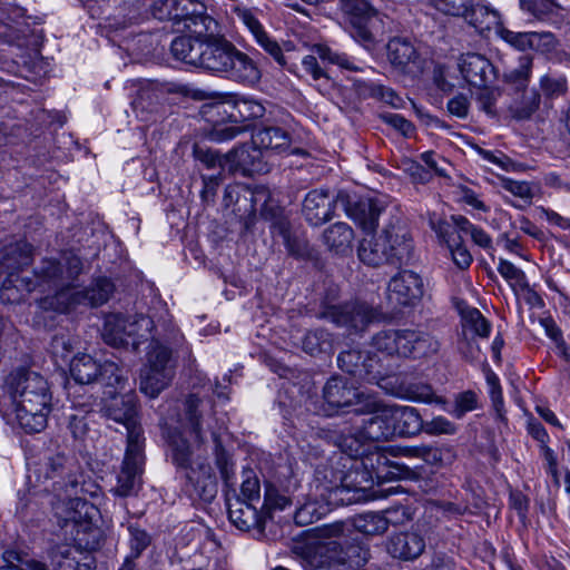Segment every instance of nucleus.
Masks as SVG:
<instances>
[{"instance_id": "obj_1", "label": "nucleus", "mask_w": 570, "mask_h": 570, "mask_svg": "<svg viewBox=\"0 0 570 570\" xmlns=\"http://www.w3.org/2000/svg\"><path fill=\"white\" fill-rule=\"evenodd\" d=\"M6 385L20 428L26 433L45 430L52 410V392L47 379L30 368L18 367L8 375Z\"/></svg>"}, {"instance_id": "obj_2", "label": "nucleus", "mask_w": 570, "mask_h": 570, "mask_svg": "<svg viewBox=\"0 0 570 570\" xmlns=\"http://www.w3.org/2000/svg\"><path fill=\"white\" fill-rule=\"evenodd\" d=\"M215 23H199L189 36L176 37L170 45L175 59L223 77L235 45L225 37L208 33Z\"/></svg>"}, {"instance_id": "obj_3", "label": "nucleus", "mask_w": 570, "mask_h": 570, "mask_svg": "<svg viewBox=\"0 0 570 570\" xmlns=\"http://www.w3.org/2000/svg\"><path fill=\"white\" fill-rule=\"evenodd\" d=\"M413 240L405 226L390 223L382 232L361 240L357 256L367 266L382 265L402 266L407 264L413 255Z\"/></svg>"}, {"instance_id": "obj_4", "label": "nucleus", "mask_w": 570, "mask_h": 570, "mask_svg": "<svg viewBox=\"0 0 570 570\" xmlns=\"http://www.w3.org/2000/svg\"><path fill=\"white\" fill-rule=\"evenodd\" d=\"M360 459V465H355L348 473H341L338 483L333 482L331 487V493L341 501H357L375 482H386L389 453L385 450L375 448L373 451L364 452Z\"/></svg>"}, {"instance_id": "obj_5", "label": "nucleus", "mask_w": 570, "mask_h": 570, "mask_svg": "<svg viewBox=\"0 0 570 570\" xmlns=\"http://www.w3.org/2000/svg\"><path fill=\"white\" fill-rule=\"evenodd\" d=\"M58 525L65 535L75 542V547L87 552L96 550L100 543L101 531L91 521L95 507L78 497L58 502L53 507Z\"/></svg>"}, {"instance_id": "obj_6", "label": "nucleus", "mask_w": 570, "mask_h": 570, "mask_svg": "<svg viewBox=\"0 0 570 570\" xmlns=\"http://www.w3.org/2000/svg\"><path fill=\"white\" fill-rule=\"evenodd\" d=\"M136 323L148 332L153 330L156 332L151 336L150 350L147 353V365L140 373V391L154 399L170 384L174 377L171 350L156 338V335H160L159 324L155 323L153 316L141 315Z\"/></svg>"}, {"instance_id": "obj_7", "label": "nucleus", "mask_w": 570, "mask_h": 570, "mask_svg": "<svg viewBox=\"0 0 570 570\" xmlns=\"http://www.w3.org/2000/svg\"><path fill=\"white\" fill-rule=\"evenodd\" d=\"M122 387H107L104 392V404L100 409L102 417L109 422V428L119 431L120 428L127 432V444L145 443L142 429L139 420L138 400L135 393H117Z\"/></svg>"}, {"instance_id": "obj_8", "label": "nucleus", "mask_w": 570, "mask_h": 570, "mask_svg": "<svg viewBox=\"0 0 570 570\" xmlns=\"http://www.w3.org/2000/svg\"><path fill=\"white\" fill-rule=\"evenodd\" d=\"M36 481L45 491L52 492L59 502L77 497L79 482L72 458L58 452L32 470Z\"/></svg>"}, {"instance_id": "obj_9", "label": "nucleus", "mask_w": 570, "mask_h": 570, "mask_svg": "<svg viewBox=\"0 0 570 570\" xmlns=\"http://www.w3.org/2000/svg\"><path fill=\"white\" fill-rule=\"evenodd\" d=\"M114 289L109 278L98 277L81 291H57L53 296L43 299L42 306L59 313H69L78 306L98 307L108 302Z\"/></svg>"}, {"instance_id": "obj_10", "label": "nucleus", "mask_w": 570, "mask_h": 570, "mask_svg": "<svg viewBox=\"0 0 570 570\" xmlns=\"http://www.w3.org/2000/svg\"><path fill=\"white\" fill-rule=\"evenodd\" d=\"M194 0H153L149 4L151 16L160 21H171L177 31L189 32L199 23L213 22V18L197 10Z\"/></svg>"}, {"instance_id": "obj_11", "label": "nucleus", "mask_w": 570, "mask_h": 570, "mask_svg": "<svg viewBox=\"0 0 570 570\" xmlns=\"http://www.w3.org/2000/svg\"><path fill=\"white\" fill-rule=\"evenodd\" d=\"M70 374L79 384L101 382L106 387H122L127 381L116 363L101 364L89 354H78L71 360Z\"/></svg>"}, {"instance_id": "obj_12", "label": "nucleus", "mask_w": 570, "mask_h": 570, "mask_svg": "<svg viewBox=\"0 0 570 570\" xmlns=\"http://www.w3.org/2000/svg\"><path fill=\"white\" fill-rule=\"evenodd\" d=\"M82 272V259L73 252H65L60 259H42L35 275L38 285L48 284L60 289H69Z\"/></svg>"}, {"instance_id": "obj_13", "label": "nucleus", "mask_w": 570, "mask_h": 570, "mask_svg": "<svg viewBox=\"0 0 570 570\" xmlns=\"http://www.w3.org/2000/svg\"><path fill=\"white\" fill-rule=\"evenodd\" d=\"M352 411L356 415L373 414L370 419L363 420L360 426L367 441H387L394 436L390 407L374 396L371 395L363 401L361 406L352 409Z\"/></svg>"}, {"instance_id": "obj_14", "label": "nucleus", "mask_w": 570, "mask_h": 570, "mask_svg": "<svg viewBox=\"0 0 570 570\" xmlns=\"http://www.w3.org/2000/svg\"><path fill=\"white\" fill-rule=\"evenodd\" d=\"M320 317L345 327L351 333H360L374 321L375 312L366 303L354 302L327 306Z\"/></svg>"}, {"instance_id": "obj_15", "label": "nucleus", "mask_w": 570, "mask_h": 570, "mask_svg": "<svg viewBox=\"0 0 570 570\" xmlns=\"http://www.w3.org/2000/svg\"><path fill=\"white\" fill-rule=\"evenodd\" d=\"M144 444H127L122 465L117 476V484L112 489L116 495L129 497L136 494L140 489L145 463Z\"/></svg>"}, {"instance_id": "obj_16", "label": "nucleus", "mask_w": 570, "mask_h": 570, "mask_svg": "<svg viewBox=\"0 0 570 570\" xmlns=\"http://www.w3.org/2000/svg\"><path fill=\"white\" fill-rule=\"evenodd\" d=\"M370 396L337 376L331 377L323 387V399L331 410L328 415L353 413L352 409L361 406Z\"/></svg>"}, {"instance_id": "obj_17", "label": "nucleus", "mask_w": 570, "mask_h": 570, "mask_svg": "<svg viewBox=\"0 0 570 570\" xmlns=\"http://www.w3.org/2000/svg\"><path fill=\"white\" fill-rule=\"evenodd\" d=\"M230 498L226 493L227 511L230 522L240 531L256 530L259 534L263 533L266 521V512L262 509V504L246 501L233 494Z\"/></svg>"}, {"instance_id": "obj_18", "label": "nucleus", "mask_w": 570, "mask_h": 570, "mask_svg": "<svg viewBox=\"0 0 570 570\" xmlns=\"http://www.w3.org/2000/svg\"><path fill=\"white\" fill-rule=\"evenodd\" d=\"M338 367L360 381L379 383L383 377L375 355L357 348L342 351L337 356Z\"/></svg>"}, {"instance_id": "obj_19", "label": "nucleus", "mask_w": 570, "mask_h": 570, "mask_svg": "<svg viewBox=\"0 0 570 570\" xmlns=\"http://www.w3.org/2000/svg\"><path fill=\"white\" fill-rule=\"evenodd\" d=\"M267 153L254 144L243 145L225 154V161L229 163V171H240L244 176L266 174L269 171Z\"/></svg>"}, {"instance_id": "obj_20", "label": "nucleus", "mask_w": 570, "mask_h": 570, "mask_svg": "<svg viewBox=\"0 0 570 570\" xmlns=\"http://www.w3.org/2000/svg\"><path fill=\"white\" fill-rule=\"evenodd\" d=\"M424 294L421 276L412 271H402L391 278L387 285V298L396 306L414 305Z\"/></svg>"}, {"instance_id": "obj_21", "label": "nucleus", "mask_w": 570, "mask_h": 570, "mask_svg": "<svg viewBox=\"0 0 570 570\" xmlns=\"http://www.w3.org/2000/svg\"><path fill=\"white\" fill-rule=\"evenodd\" d=\"M458 67L463 79L473 87L482 88L497 79V70L492 62L476 52L462 53Z\"/></svg>"}, {"instance_id": "obj_22", "label": "nucleus", "mask_w": 570, "mask_h": 570, "mask_svg": "<svg viewBox=\"0 0 570 570\" xmlns=\"http://www.w3.org/2000/svg\"><path fill=\"white\" fill-rule=\"evenodd\" d=\"M340 198L347 216L363 230L372 232L377 227L380 215L384 210L382 202L370 197L351 199L348 195Z\"/></svg>"}, {"instance_id": "obj_23", "label": "nucleus", "mask_w": 570, "mask_h": 570, "mask_svg": "<svg viewBox=\"0 0 570 570\" xmlns=\"http://www.w3.org/2000/svg\"><path fill=\"white\" fill-rule=\"evenodd\" d=\"M343 194L331 195L327 189L311 190L303 202V215L312 226H320L334 216V208Z\"/></svg>"}, {"instance_id": "obj_24", "label": "nucleus", "mask_w": 570, "mask_h": 570, "mask_svg": "<svg viewBox=\"0 0 570 570\" xmlns=\"http://www.w3.org/2000/svg\"><path fill=\"white\" fill-rule=\"evenodd\" d=\"M52 570H94L95 558L90 552L75 546L60 543L49 550Z\"/></svg>"}, {"instance_id": "obj_25", "label": "nucleus", "mask_w": 570, "mask_h": 570, "mask_svg": "<svg viewBox=\"0 0 570 570\" xmlns=\"http://www.w3.org/2000/svg\"><path fill=\"white\" fill-rule=\"evenodd\" d=\"M223 78L254 87L261 81L262 70L253 58L235 46Z\"/></svg>"}, {"instance_id": "obj_26", "label": "nucleus", "mask_w": 570, "mask_h": 570, "mask_svg": "<svg viewBox=\"0 0 570 570\" xmlns=\"http://www.w3.org/2000/svg\"><path fill=\"white\" fill-rule=\"evenodd\" d=\"M425 550V539L417 531L393 533L386 541L387 553L401 561H413Z\"/></svg>"}, {"instance_id": "obj_27", "label": "nucleus", "mask_w": 570, "mask_h": 570, "mask_svg": "<svg viewBox=\"0 0 570 570\" xmlns=\"http://www.w3.org/2000/svg\"><path fill=\"white\" fill-rule=\"evenodd\" d=\"M234 13L248 28L256 42L269 53L278 65L286 66V60L278 42L268 36L254 12L248 8L236 6Z\"/></svg>"}, {"instance_id": "obj_28", "label": "nucleus", "mask_w": 570, "mask_h": 570, "mask_svg": "<svg viewBox=\"0 0 570 570\" xmlns=\"http://www.w3.org/2000/svg\"><path fill=\"white\" fill-rule=\"evenodd\" d=\"M189 488V494L204 501H212L217 493L216 478L212 466L205 462H196V465L184 473Z\"/></svg>"}, {"instance_id": "obj_29", "label": "nucleus", "mask_w": 570, "mask_h": 570, "mask_svg": "<svg viewBox=\"0 0 570 570\" xmlns=\"http://www.w3.org/2000/svg\"><path fill=\"white\" fill-rule=\"evenodd\" d=\"M32 261V248L26 240H14L0 248V277L13 275Z\"/></svg>"}, {"instance_id": "obj_30", "label": "nucleus", "mask_w": 570, "mask_h": 570, "mask_svg": "<svg viewBox=\"0 0 570 570\" xmlns=\"http://www.w3.org/2000/svg\"><path fill=\"white\" fill-rule=\"evenodd\" d=\"M168 456L174 465L181 472H186L196 465V462H203L200 458L194 459V453L188 440L177 430L167 432Z\"/></svg>"}, {"instance_id": "obj_31", "label": "nucleus", "mask_w": 570, "mask_h": 570, "mask_svg": "<svg viewBox=\"0 0 570 570\" xmlns=\"http://www.w3.org/2000/svg\"><path fill=\"white\" fill-rule=\"evenodd\" d=\"M394 435L416 436L424 429V421L415 407L389 405Z\"/></svg>"}, {"instance_id": "obj_32", "label": "nucleus", "mask_w": 570, "mask_h": 570, "mask_svg": "<svg viewBox=\"0 0 570 570\" xmlns=\"http://www.w3.org/2000/svg\"><path fill=\"white\" fill-rule=\"evenodd\" d=\"M167 92L168 90L164 86L157 82H147L139 88L136 98L132 100V109L137 112V116L140 115L141 120H147L144 115L157 111L166 99Z\"/></svg>"}, {"instance_id": "obj_33", "label": "nucleus", "mask_w": 570, "mask_h": 570, "mask_svg": "<svg viewBox=\"0 0 570 570\" xmlns=\"http://www.w3.org/2000/svg\"><path fill=\"white\" fill-rule=\"evenodd\" d=\"M440 350V342L430 333L406 328L405 356L412 358L430 357Z\"/></svg>"}, {"instance_id": "obj_34", "label": "nucleus", "mask_w": 570, "mask_h": 570, "mask_svg": "<svg viewBox=\"0 0 570 570\" xmlns=\"http://www.w3.org/2000/svg\"><path fill=\"white\" fill-rule=\"evenodd\" d=\"M328 439L342 453H345L351 459L361 458L365 452L364 446L367 442V439L363 436L361 428L355 430L345 428L343 430L331 431Z\"/></svg>"}, {"instance_id": "obj_35", "label": "nucleus", "mask_w": 570, "mask_h": 570, "mask_svg": "<svg viewBox=\"0 0 570 570\" xmlns=\"http://www.w3.org/2000/svg\"><path fill=\"white\" fill-rule=\"evenodd\" d=\"M134 324H129L130 328ZM101 335L105 343L114 347L136 346L139 344L135 340L129 341L132 332L128 328L127 321L116 314L106 317Z\"/></svg>"}, {"instance_id": "obj_36", "label": "nucleus", "mask_w": 570, "mask_h": 570, "mask_svg": "<svg viewBox=\"0 0 570 570\" xmlns=\"http://www.w3.org/2000/svg\"><path fill=\"white\" fill-rule=\"evenodd\" d=\"M252 144L263 148L266 153L283 151L291 145V135L278 126H264L253 131Z\"/></svg>"}, {"instance_id": "obj_37", "label": "nucleus", "mask_w": 570, "mask_h": 570, "mask_svg": "<svg viewBox=\"0 0 570 570\" xmlns=\"http://www.w3.org/2000/svg\"><path fill=\"white\" fill-rule=\"evenodd\" d=\"M323 244L330 252L337 255H345L352 249L354 230L343 222L328 226L322 234Z\"/></svg>"}, {"instance_id": "obj_38", "label": "nucleus", "mask_w": 570, "mask_h": 570, "mask_svg": "<svg viewBox=\"0 0 570 570\" xmlns=\"http://www.w3.org/2000/svg\"><path fill=\"white\" fill-rule=\"evenodd\" d=\"M387 59L397 70L405 72L410 65L415 63L417 51L413 43L402 37H395L387 42Z\"/></svg>"}, {"instance_id": "obj_39", "label": "nucleus", "mask_w": 570, "mask_h": 570, "mask_svg": "<svg viewBox=\"0 0 570 570\" xmlns=\"http://www.w3.org/2000/svg\"><path fill=\"white\" fill-rule=\"evenodd\" d=\"M325 549L335 552L337 562L350 569L360 568L370 559L368 549L360 544H350L343 549L341 542L333 540L325 544Z\"/></svg>"}, {"instance_id": "obj_40", "label": "nucleus", "mask_w": 570, "mask_h": 570, "mask_svg": "<svg viewBox=\"0 0 570 570\" xmlns=\"http://www.w3.org/2000/svg\"><path fill=\"white\" fill-rule=\"evenodd\" d=\"M406 328L383 330L372 337L373 346L387 355L405 356Z\"/></svg>"}, {"instance_id": "obj_41", "label": "nucleus", "mask_w": 570, "mask_h": 570, "mask_svg": "<svg viewBox=\"0 0 570 570\" xmlns=\"http://www.w3.org/2000/svg\"><path fill=\"white\" fill-rule=\"evenodd\" d=\"M212 438L215 443L216 465L219 470L225 487L228 489L227 493L229 494L232 491L233 494H235L237 482L234 473V464L230 461L228 453L222 445L219 434L216 431H212Z\"/></svg>"}, {"instance_id": "obj_42", "label": "nucleus", "mask_w": 570, "mask_h": 570, "mask_svg": "<svg viewBox=\"0 0 570 570\" xmlns=\"http://www.w3.org/2000/svg\"><path fill=\"white\" fill-rule=\"evenodd\" d=\"M276 229L291 256L296 258L309 256L308 242L302 234L293 232L287 223H279Z\"/></svg>"}, {"instance_id": "obj_43", "label": "nucleus", "mask_w": 570, "mask_h": 570, "mask_svg": "<svg viewBox=\"0 0 570 570\" xmlns=\"http://www.w3.org/2000/svg\"><path fill=\"white\" fill-rule=\"evenodd\" d=\"M39 286L37 279L21 277L19 273L7 275L1 285V296L12 302L20 301L22 293H31Z\"/></svg>"}, {"instance_id": "obj_44", "label": "nucleus", "mask_w": 570, "mask_h": 570, "mask_svg": "<svg viewBox=\"0 0 570 570\" xmlns=\"http://www.w3.org/2000/svg\"><path fill=\"white\" fill-rule=\"evenodd\" d=\"M463 18L481 31L490 30L500 23V16L495 10L489 9L485 6L474 4L473 1Z\"/></svg>"}, {"instance_id": "obj_45", "label": "nucleus", "mask_w": 570, "mask_h": 570, "mask_svg": "<svg viewBox=\"0 0 570 570\" xmlns=\"http://www.w3.org/2000/svg\"><path fill=\"white\" fill-rule=\"evenodd\" d=\"M523 10L530 12L538 20L558 22V13L561 7L557 0H519Z\"/></svg>"}, {"instance_id": "obj_46", "label": "nucleus", "mask_w": 570, "mask_h": 570, "mask_svg": "<svg viewBox=\"0 0 570 570\" xmlns=\"http://www.w3.org/2000/svg\"><path fill=\"white\" fill-rule=\"evenodd\" d=\"M91 410L87 405L79 409H73L68 414V429L76 440H83L90 430V424L94 423Z\"/></svg>"}, {"instance_id": "obj_47", "label": "nucleus", "mask_w": 570, "mask_h": 570, "mask_svg": "<svg viewBox=\"0 0 570 570\" xmlns=\"http://www.w3.org/2000/svg\"><path fill=\"white\" fill-rule=\"evenodd\" d=\"M312 51L318 56L321 63L324 66L325 69L327 65H336L343 69L351 71L361 70V68L355 66V63L345 53L334 51L328 46L315 45L312 47Z\"/></svg>"}, {"instance_id": "obj_48", "label": "nucleus", "mask_w": 570, "mask_h": 570, "mask_svg": "<svg viewBox=\"0 0 570 570\" xmlns=\"http://www.w3.org/2000/svg\"><path fill=\"white\" fill-rule=\"evenodd\" d=\"M532 68V58L524 56L520 58L519 67L504 75V82L512 86L515 91L527 89Z\"/></svg>"}, {"instance_id": "obj_49", "label": "nucleus", "mask_w": 570, "mask_h": 570, "mask_svg": "<svg viewBox=\"0 0 570 570\" xmlns=\"http://www.w3.org/2000/svg\"><path fill=\"white\" fill-rule=\"evenodd\" d=\"M354 527L367 535H377L386 531L382 512H365L356 515Z\"/></svg>"}, {"instance_id": "obj_50", "label": "nucleus", "mask_w": 570, "mask_h": 570, "mask_svg": "<svg viewBox=\"0 0 570 570\" xmlns=\"http://www.w3.org/2000/svg\"><path fill=\"white\" fill-rule=\"evenodd\" d=\"M202 403H203L202 400L195 394H190L185 401L186 419L189 423L191 432L195 434L196 439L199 442L204 441L203 426H202V412L199 411Z\"/></svg>"}, {"instance_id": "obj_51", "label": "nucleus", "mask_w": 570, "mask_h": 570, "mask_svg": "<svg viewBox=\"0 0 570 570\" xmlns=\"http://www.w3.org/2000/svg\"><path fill=\"white\" fill-rule=\"evenodd\" d=\"M264 114L265 107L261 102L250 99H242L235 104L234 111L229 117L233 118V122H237L238 118L247 121L261 118Z\"/></svg>"}, {"instance_id": "obj_52", "label": "nucleus", "mask_w": 570, "mask_h": 570, "mask_svg": "<svg viewBox=\"0 0 570 570\" xmlns=\"http://www.w3.org/2000/svg\"><path fill=\"white\" fill-rule=\"evenodd\" d=\"M331 342H333L332 334L324 328H317L305 334L303 338V346L306 352L314 354L316 352L328 350L331 347Z\"/></svg>"}, {"instance_id": "obj_53", "label": "nucleus", "mask_w": 570, "mask_h": 570, "mask_svg": "<svg viewBox=\"0 0 570 570\" xmlns=\"http://www.w3.org/2000/svg\"><path fill=\"white\" fill-rule=\"evenodd\" d=\"M240 494L246 501L262 504L259 480L252 469H245L242 473Z\"/></svg>"}, {"instance_id": "obj_54", "label": "nucleus", "mask_w": 570, "mask_h": 570, "mask_svg": "<svg viewBox=\"0 0 570 570\" xmlns=\"http://www.w3.org/2000/svg\"><path fill=\"white\" fill-rule=\"evenodd\" d=\"M464 328H469L480 337H488L491 325L478 308H468L462 313Z\"/></svg>"}, {"instance_id": "obj_55", "label": "nucleus", "mask_w": 570, "mask_h": 570, "mask_svg": "<svg viewBox=\"0 0 570 570\" xmlns=\"http://www.w3.org/2000/svg\"><path fill=\"white\" fill-rule=\"evenodd\" d=\"M540 100V95L537 91L532 90L530 92H525L522 100L510 108L512 117L518 120H527L531 118V116L538 110Z\"/></svg>"}, {"instance_id": "obj_56", "label": "nucleus", "mask_w": 570, "mask_h": 570, "mask_svg": "<svg viewBox=\"0 0 570 570\" xmlns=\"http://www.w3.org/2000/svg\"><path fill=\"white\" fill-rule=\"evenodd\" d=\"M342 10L351 20H370L376 11L367 0H340Z\"/></svg>"}, {"instance_id": "obj_57", "label": "nucleus", "mask_w": 570, "mask_h": 570, "mask_svg": "<svg viewBox=\"0 0 570 570\" xmlns=\"http://www.w3.org/2000/svg\"><path fill=\"white\" fill-rule=\"evenodd\" d=\"M540 88L549 99L562 97L568 91V81L564 76L546 75L540 79Z\"/></svg>"}, {"instance_id": "obj_58", "label": "nucleus", "mask_w": 570, "mask_h": 570, "mask_svg": "<svg viewBox=\"0 0 570 570\" xmlns=\"http://www.w3.org/2000/svg\"><path fill=\"white\" fill-rule=\"evenodd\" d=\"M326 510L323 507H318L315 501L305 502L295 511L294 521L298 525H307L320 520Z\"/></svg>"}, {"instance_id": "obj_59", "label": "nucleus", "mask_w": 570, "mask_h": 570, "mask_svg": "<svg viewBox=\"0 0 570 570\" xmlns=\"http://www.w3.org/2000/svg\"><path fill=\"white\" fill-rule=\"evenodd\" d=\"M499 179L504 190L522 199L527 205L531 204L534 194L530 183L513 180L508 177H500Z\"/></svg>"}, {"instance_id": "obj_60", "label": "nucleus", "mask_w": 570, "mask_h": 570, "mask_svg": "<svg viewBox=\"0 0 570 570\" xmlns=\"http://www.w3.org/2000/svg\"><path fill=\"white\" fill-rule=\"evenodd\" d=\"M291 503L292 501L288 497L279 493L273 485H266L262 502V509L266 512V518L272 510H284L286 507L291 505Z\"/></svg>"}, {"instance_id": "obj_61", "label": "nucleus", "mask_w": 570, "mask_h": 570, "mask_svg": "<svg viewBox=\"0 0 570 570\" xmlns=\"http://www.w3.org/2000/svg\"><path fill=\"white\" fill-rule=\"evenodd\" d=\"M193 155L195 159L204 164L209 169L219 166L222 169L227 168L229 170V163L225 161V155L219 156L213 149L195 144L193 148Z\"/></svg>"}, {"instance_id": "obj_62", "label": "nucleus", "mask_w": 570, "mask_h": 570, "mask_svg": "<svg viewBox=\"0 0 570 570\" xmlns=\"http://www.w3.org/2000/svg\"><path fill=\"white\" fill-rule=\"evenodd\" d=\"M559 41L556 36L550 31H531L529 50H534L540 53H549L556 50Z\"/></svg>"}, {"instance_id": "obj_63", "label": "nucleus", "mask_w": 570, "mask_h": 570, "mask_svg": "<svg viewBox=\"0 0 570 570\" xmlns=\"http://www.w3.org/2000/svg\"><path fill=\"white\" fill-rule=\"evenodd\" d=\"M432 228L448 247L460 245L462 242V235L458 233L453 224L450 220L440 219L432 223Z\"/></svg>"}, {"instance_id": "obj_64", "label": "nucleus", "mask_w": 570, "mask_h": 570, "mask_svg": "<svg viewBox=\"0 0 570 570\" xmlns=\"http://www.w3.org/2000/svg\"><path fill=\"white\" fill-rule=\"evenodd\" d=\"M128 531L130 534V554L138 558L151 543V537L144 529L136 525H129Z\"/></svg>"}]
</instances>
